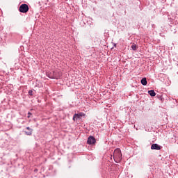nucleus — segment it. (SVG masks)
Here are the masks:
<instances>
[{
  "instance_id": "f257e3e1",
  "label": "nucleus",
  "mask_w": 178,
  "mask_h": 178,
  "mask_svg": "<svg viewBox=\"0 0 178 178\" xmlns=\"http://www.w3.org/2000/svg\"><path fill=\"white\" fill-rule=\"evenodd\" d=\"M122 151L120 149L117 148L114 150L113 155H111V158H113L115 162H120L122 161Z\"/></svg>"
},
{
  "instance_id": "f03ea898",
  "label": "nucleus",
  "mask_w": 178,
  "mask_h": 178,
  "mask_svg": "<svg viewBox=\"0 0 178 178\" xmlns=\"http://www.w3.org/2000/svg\"><path fill=\"white\" fill-rule=\"evenodd\" d=\"M49 79L59 80L62 77V72L59 71H53L49 74Z\"/></svg>"
},
{
  "instance_id": "7ed1b4c3",
  "label": "nucleus",
  "mask_w": 178,
  "mask_h": 178,
  "mask_svg": "<svg viewBox=\"0 0 178 178\" xmlns=\"http://www.w3.org/2000/svg\"><path fill=\"white\" fill-rule=\"evenodd\" d=\"M29 9L30 8H29V5L24 3V4H22L19 6V10L21 13H27Z\"/></svg>"
},
{
  "instance_id": "20e7f679",
  "label": "nucleus",
  "mask_w": 178,
  "mask_h": 178,
  "mask_svg": "<svg viewBox=\"0 0 178 178\" xmlns=\"http://www.w3.org/2000/svg\"><path fill=\"white\" fill-rule=\"evenodd\" d=\"M97 143V140H95V138L94 136H89L88 138L87 144H89V145H92V144H95Z\"/></svg>"
},
{
  "instance_id": "39448f33",
  "label": "nucleus",
  "mask_w": 178,
  "mask_h": 178,
  "mask_svg": "<svg viewBox=\"0 0 178 178\" xmlns=\"http://www.w3.org/2000/svg\"><path fill=\"white\" fill-rule=\"evenodd\" d=\"M83 116H86V113H79V114H74L73 116V120L75 121L76 119H81Z\"/></svg>"
},
{
  "instance_id": "423d86ee",
  "label": "nucleus",
  "mask_w": 178,
  "mask_h": 178,
  "mask_svg": "<svg viewBox=\"0 0 178 178\" xmlns=\"http://www.w3.org/2000/svg\"><path fill=\"white\" fill-rule=\"evenodd\" d=\"M26 129L28 130V131H29L27 132V131H24L26 136H31L33 134V129L30 128V127H27Z\"/></svg>"
},
{
  "instance_id": "0eeeda50",
  "label": "nucleus",
  "mask_w": 178,
  "mask_h": 178,
  "mask_svg": "<svg viewBox=\"0 0 178 178\" xmlns=\"http://www.w3.org/2000/svg\"><path fill=\"white\" fill-rule=\"evenodd\" d=\"M151 149L159 150L161 149V146L156 143H154L151 145Z\"/></svg>"
},
{
  "instance_id": "6e6552de",
  "label": "nucleus",
  "mask_w": 178,
  "mask_h": 178,
  "mask_svg": "<svg viewBox=\"0 0 178 178\" xmlns=\"http://www.w3.org/2000/svg\"><path fill=\"white\" fill-rule=\"evenodd\" d=\"M148 94L149 95L150 97H155V95H156V93L154 90H149Z\"/></svg>"
},
{
  "instance_id": "1a4fd4ad",
  "label": "nucleus",
  "mask_w": 178,
  "mask_h": 178,
  "mask_svg": "<svg viewBox=\"0 0 178 178\" xmlns=\"http://www.w3.org/2000/svg\"><path fill=\"white\" fill-rule=\"evenodd\" d=\"M142 86H147V78H143L140 81Z\"/></svg>"
},
{
  "instance_id": "9d476101",
  "label": "nucleus",
  "mask_w": 178,
  "mask_h": 178,
  "mask_svg": "<svg viewBox=\"0 0 178 178\" xmlns=\"http://www.w3.org/2000/svg\"><path fill=\"white\" fill-rule=\"evenodd\" d=\"M131 48L133 51H136L137 50V44L133 43L132 45L131 46Z\"/></svg>"
},
{
  "instance_id": "9b49d317",
  "label": "nucleus",
  "mask_w": 178,
  "mask_h": 178,
  "mask_svg": "<svg viewBox=\"0 0 178 178\" xmlns=\"http://www.w3.org/2000/svg\"><path fill=\"white\" fill-rule=\"evenodd\" d=\"M31 115L33 114L31 112L28 113V116H27L28 119H30Z\"/></svg>"
},
{
  "instance_id": "f8f14e48",
  "label": "nucleus",
  "mask_w": 178,
  "mask_h": 178,
  "mask_svg": "<svg viewBox=\"0 0 178 178\" xmlns=\"http://www.w3.org/2000/svg\"><path fill=\"white\" fill-rule=\"evenodd\" d=\"M29 94L31 96H33V90H29Z\"/></svg>"
},
{
  "instance_id": "ddd939ff",
  "label": "nucleus",
  "mask_w": 178,
  "mask_h": 178,
  "mask_svg": "<svg viewBox=\"0 0 178 178\" xmlns=\"http://www.w3.org/2000/svg\"><path fill=\"white\" fill-rule=\"evenodd\" d=\"M34 172H38V169H35Z\"/></svg>"
},
{
  "instance_id": "4468645a",
  "label": "nucleus",
  "mask_w": 178,
  "mask_h": 178,
  "mask_svg": "<svg viewBox=\"0 0 178 178\" xmlns=\"http://www.w3.org/2000/svg\"><path fill=\"white\" fill-rule=\"evenodd\" d=\"M23 123H24V121H23L22 124H23Z\"/></svg>"
}]
</instances>
